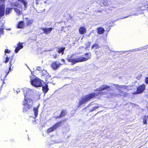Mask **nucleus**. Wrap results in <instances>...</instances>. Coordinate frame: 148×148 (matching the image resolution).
I'll return each instance as SVG.
<instances>
[{
	"instance_id": "obj_1",
	"label": "nucleus",
	"mask_w": 148,
	"mask_h": 148,
	"mask_svg": "<svg viewBox=\"0 0 148 148\" xmlns=\"http://www.w3.org/2000/svg\"><path fill=\"white\" fill-rule=\"evenodd\" d=\"M105 94V92H93L86 95L79 100L78 107L80 106L82 104H84L91 99H93L99 96V95H103Z\"/></svg>"
},
{
	"instance_id": "obj_2",
	"label": "nucleus",
	"mask_w": 148,
	"mask_h": 148,
	"mask_svg": "<svg viewBox=\"0 0 148 148\" xmlns=\"http://www.w3.org/2000/svg\"><path fill=\"white\" fill-rule=\"evenodd\" d=\"M66 120V119H65L64 120L56 122L52 126L50 127L47 129V132L49 133L54 131L59 127L62 126L64 122Z\"/></svg>"
},
{
	"instance_id": "obj_3",
	"label": "nucleus",
	"mask_w": 148,
	"mask_h": 148,
	"mask_svg": "<svg viewBox=\"0 0 148 148\" xmlns=\"http://www.w3.org/2000/svg\"><path fill=\"white\" fill-rule=\"evenodd\" d=\"M84 58L83 57L79 56H77L75 58H72L71 57L66 59L68 62L71 63L72 65H73L76 63L84 62Z\"/></svg>"
},
{
	"instance_id": "obj_4",
	"label": "nucleus",
	"mask_w": 148,
	"mask_h": 148,
	"mask_svg": "<svg viewBox=\"0 0 148 148\" xmlns=\"http://www.w3.org/2000/svg\"><path fill=\"white\" fill-rule=\"evenodd\" d=\"M29 92V91H26V94L25 95L23 104V105L25 106H26L27 104H29L28 103H30L32 104L33 103V100L30 98L31 96L30 95Z\"/></svg>"
},
{
	"instance_id": "obj_5",
	"label": "nucleus",
	"mask_w": 148,
	"mask_h": 148,
	"mask_svg": "<svg viewBox=\"0 0 148 148\" xmlns=\"http://www.w3.org/2000/svg\"><path fill=\"white\" fill-rule=\"evenodd\" d=\"M9 61V68L8 71L6 73L5 77H6L8 74L9 73V72L11 71V68L13 64L15 62V60L14 59V57L13 56H12L10 58V60L9 58L7 57L6 58L5 60L4 61V62L6 63H7Z\"/></svg>"
},
{
	"instance_id": "obj_6",
	"label": "nucleus",
	"mask_w": 148,
	"mask_h": 148,
	"mask_svg": "<svg viewBox=\"0 0 148 148\" xmlns=\"http://www.w3.org/2000/svg\"><path fill=\"white\" fill-rule=\"evenodd\" d=\"M146 86L144 84H142L140 85L139 86L136 88V90L133 92V94H138L142 93L143 92L145 89Z\"/></svg>"
},
{
	"instance_id": "obj_7",
	"label": "nucleus",
	"mask_w": 148,
	"mask_h": 148,
	"mask_svg": "<svg viewBox=\"0 0 148 148\" xmlns=\"http://www.w3.org/2000/svg\"><path fill=\"white\" fill-rule=\"evenodd\" d=\"M31 84L36 87H40L42 86L41 80L38 78H35L33 79L31 82Z\"/></svg>"
},
{
	"instance_id": "obj_8",
	"label": "nucleus",
	"mask_w": 148,
	"mask_h": 148,
	"mask_svg": "<svg viewBox=\"0 0 148 148\" xmlns=\"http://www.w3.org/2000/svg\"><path fill=\"white\" fill-rule=\"evenodd\" d=\"M5 1V0H0V18L4 14L5 6L4 3Z\"/></svg>"
},
{
	"instance_id": "obj_9",
	"label": "nucleus",
	"mask_w": 148,
	"mask_h": 148,
	"mask_svg": "<svg viewBox=\"0 0 148 148\" xmlns=\"http://www.w3.org/2000/svg\"><path fill=\"white\" fill-rule=\"evenodd\" d=\"M62 65V64L60 62H58V63H57V61H55L52 62L51 65V67L53 70H56L59 68L60 66Z\"/></svg>"
},
{
	"instance_id": "obj_10",
	"label": "nucleus",
	"mask_w": 148,
	"mask_h": 148,
	"mask_svg": "<svg viewBox=\"0 0 148 148\" xmlns=\"http://www.w3.org/2000/svg\"><path fill=\"white\" fill-rule=\"evenodd\" d=\"M41 29L43 31V33L46 34H49L52 30L53 29L52 27L49 28L42 27L41 28Z\"/></svg>"
},
{
	"instance_id": "obj_11",
	"label": "nucleus",
	"mask_w": 148,
	"mask_h": 148,
	"mask_svg": "<svg viewBox=\"0 0 148 148\" xmlns=\"http://www.w3.org/2000/svg\"><path fill=\"white\" fill-rule=\"evenodd\" d=\"M67 112L66 110H63L61 111L60 113L59 116H56L55 117L56 119L61 118L64 117L66 115Z\"/></svg>"
},
{
	"instance_id": "obj_12",
	"label": "nucleus",
	"mask_w": 148,
	"mask_h": 148,
	"mask_svg": "<svg viewBox=\"0 0 148 148\" xmlns=\"http://www.w3.org/2000/svg\"><path fill=\"white\" fill-rule=\"evenodd\" d=\"M23 43H20L19 42L17 44V46L16 47L15 50V52L16 53H17L19 51L22 49L23 47V46L22 45Z\"/></svg>"
},
{
	"instance_id": "obj_13",
	"label": "nucleus",
	"mask_w": 148,
	"mask_h": 148,
	"mask_svg": "<svg viewBox=\"0 0 148 148\" xmlns=\"http://www.w3.org/2000/svg\"><path fill=\"white\" fill-rule=\"evenodd\" d=\"M110 88V86H107L106 85H103L101 87L99 88L98 89H96V91H101L106 89H107L108 88Z\"/></svg>"
},
{
	"instance_id": "obj_14",
	"label": "nucleus",
	"mask_w": 148,
	"mask_h": 148,
	"mask_svg": "<svg viewBox=\"0 0 148 148\" xmlns=\"http://www.w3.org/2000/svg\"><path fill=\"white\" fill-rule=\"evenodd\" d=\"M25 23L23 21H20L18 22L16 27L17 28H22L25 26Z\"/></svg>"
},
{
	"instance_id": "obj_15",
	"label": "nucleus",
	"mask_w": 148,
	"mask_h": 148,
	"mask_svg": "<svg viewBox=\"0 0 148 148\" xmlns=\"http://www.w3.org/2000/svg\"><path fill=\"white\" fill-rule=\"evenodd\" d=\"M84 55L85 56V57H83V58H84V61L90 59L91 57V53L90 52L85 53L84 54Z\"/></svg>"
},
{
	"instance_id": "obj_16",
	"label": "nucleus",
	"mask_w": 148,
	"mask_h": 148,
	"mask_svg": "<svg viewBox=\"0 0 148 148\" xmlns=\"http://www.w3.org/2000/svg\"><path fill=\"white\" fill-rule=\"evenodd\" d=\"M42 76L45 77V81H47V78H50L51 76L49 75V74L47 73V71L45 70L42 71Z\"/></svg>"
},
{
	"instance_id": "obj_17",
	"label": "nucleus",
	"mask_w": 148,
	"mask_h": 148,
	"mask_svg": "<svg viewBox=\"0 0 148 148\" xmlns=\"http://www.w3.org/2000/svg\"><path fill=\"white\" fill-rule=\"evenodd\" d=\"M79 31L80 34H83L86 33V29L84 27H81L79 28Z\"/></svg>"
},
{
	"instance_id": "obj_18",
	"label": "nucleus",
	"mask_w": 148,
	"mask_h": 148,
	"mask_svg": "<svg viewBox=\"0 0 148 148\" xmlns=\"http://www.w3.org/2000/svg\"><path fill=\"white\" fill-rule=\"evenodd\" d=\"M26 106V107H25L23 108V112H27L32 107V105L29 104H27Z\"/></svg>"
},
{
	"instance_id": "obj_19",
	"label": "nucleus",
	"mask_w": 148,
	"mask_h": 148,
	"mask_svg": "<svg viewBox=\"0 0 148 148\" xmlns=\"http://www.w3.org/2000/svg\"><path fill=\"white\" fill-rule=\"evenodd\" d=\"M65 49V47H62L58 48L57 49V51L59 53H61L62 55L63 54L64 51Z\"/></svg>"
},
{
	"instance_id": "obj_20",
	"label": "nucleus",
	"mask_w": 148,
	"mask_h": 148,
	"mask_svg": "<svg viewBox=\"0 0 148 148\" xmlns=\"http://www.w3.org/2000/svg\"><path fill=\"white\" fill-rule=\"evenodd\" d=\"M25 19L27 20L26 21V25L28 26L31 25L33 22V19H29L28 17L25 18Z\"/></svg>"
},
{
	"instance_id": "obj_21",
	"label": "nucleus",
	"mask_w": 148,
	"mask_h": 148,
	"mask_svg": "<svg viewBox=\"0 0 148 148\" xmlns=\"http://www.w3.org/2000/svg\"><path fill=\"white\" fill-rule=\"evenodd\" d=\"M97 33L99 34H103L104 32V29L102 27H99L97 28Z\"/></svg>"
},
{
	"instance_id": "obj_22",
	"label": "nucleus",
	"mask_w": 148,
	"mask_h": 148,
	"mask_svg": "<svg viewBox=\"0 0 148 148\" xmlns=\"http://www.w3.org/2000/svg\"><path fill=\"white\" fill-rule=\"evenodd\" d=\"M42 90L45 93H46L49 90L48 85L45 84V86H42Z\"/></svg>"
},
{
	"instance_id": "obj_23",
	"label": "nucleus",
	"mask_w": 148,
	"mask_h": 148,
	"mask_svg": "<svg viewBox=\"0 0 148 148\" xmlns=\"http://www.w3.org/2000/svg\"><path fill=\"white\" fill-rule=\"evenodd\" d=\"M12 8H6L5 11V14L6 15H8L12 11Z\"/></svg>"
},
{
	"instance_id": "obj_24",
	"label": "nucleus",
	"mask_w": 148,
	"mask_h": 148,
	"mask_svg": "<svg viewBox=\"0 0 148 148\" xmlns=\"http://www.w3.org/2000/svg\"><path fill=\"white\" fill-rule=\"evenodd\" d=\"M13 9L15 12L19 16L21 14V11L19 9L17 8H13Z\"/></svg>"
},
{
	"instance_id": "obj_25",
	"label": "nucleus",
	"mask_w": 148,
	"mask_h": 148,
	"mask_svg": "<svg viewBox=\"0 0 148 148\" xmlns=\"http://www.w3.org/2000/svg\"><path fill=\"white\" fill-rule=\"evenodd\" d=\"M38 108L36 107L34 108H33V110L34 112V115L36 117L38 115Z\"/></svg>"
},
{
	"instance_id": "obj_26",
	"label": "nucleus",
	"mask_w": 148,
	"mask_h": 148,
	"mask_svg": "<svg viewBox=\"0 0 148 148\" xmlns=\"http://www.w3.org/2000/svg\"><path fill=\"white\" fill-rule=\"evenodd\" d=\"M94 47L95 48V49H97L98 48L100 47V46L97 44H95L93 45L91 47V49H92Z\"/></svg>"
},
{
	"instance_id": "obj_27",
	"label": "nucleus",
	"mask_w": 148,
	"mask_h": 148,
	"mask_svg": "<svg viewBox=\"0 0 148 148\" xmlns=\"http://www.w3.org/2000/svg\"><path fill=\"white\" fill-rule=\"evenodd\" d=\"M17 1L23 4L25 7L26 8V7L27 3L26 1H25L24 0H17Z\"/></svg>"
},
{
	"instance_id": "obj_28",
	"label": "nucleus",
	"mask_w": 148,
	"mask_h": 148,
	"mask_svg": "<svg viewBox=\"0 0 148 148\" xmlns=\"http://www.w3.org/2000/svg\"><path fill=\"white\" fill-rule=\"evenodd\" d=\"M100 106H95L94 107H93L92 109L90 110L89 111L90 112H91L93 111L94 110H95L97 109Z\"/></svg>"
},
{
	"instance_id": "obj_29",
	"label": "nucleus",
	"mask_w": 148,
	"mask_h": 148,
	"mask_svg": "<svg viewBox=\"0 0 148 148\" xmlns=\"http://www.w3.org/2000/svg\"><path fill=\"white\" fill-rule=\"evenodd\" d=\"M5 53H10V50L8 49H5Z\"/></svg>"
},
{
	"instance_id": "obj_30",
	"label": "nucleus",
	"mask_w": 148,
	"mask_h": 148,
	"mask_svg": "<svg viewBox=\"0 0 148 148\" xmlns=\"http://www.w3.org/2000/svg\"><path fill=\"white\" fill-rule=\"evenodd\" d=\"M145 82L146 84H148V77L145 78Z\"/></svg>"
},
{
	"instance_id": "obj_31",
	"label": "nucleus",
	"mask_w": 148,
	"mask_h": 148,
	"mask_svg": "<svg viewBox=\"0 0 148 148\" xmlns=\"http://www.w3.org/2000/svg\"><path fill=\"white\" fill-rule=\"evenodd\" d=\"M3 29L2 28H0V34L3 33Z\"/></svg>"
},
{
	"instance_id": "obj_32",
	"label": "nucleus",
	"mask_w": 148,
	"mask_h": 148,
	"mask_svg": "<svg viewBox=\"0 0 148 148\" xmlns=\"http://www.w3.org/2000/svg\"><path fill=\"white\" fill-rule=\"evenodd\" d=\"M142 75H138V76H137L136 77V79H138V80H139L141 78V77H142Z\"/></svg>"
},
{
	"instance_id": "obj_33",
	"label": "nucleus",
	"mask_w": 148,
	"mask_h": 148,
	"mask_svg": "<svg viewBox=\"0 0 148 148\" xmlns=\"http://www.w3.org/2000/svg\"><path fill=\"white\" fill-rule=\"evenodd\" d=\"M37 69L39 71H41L42 70V69H41L40 67V66H38L37 67Z\"/></svg>"
},
{
	"instance_id": "obj_34",
	"label": "nucleus",
	"mask_w": 148,
	"mask_h": 148,
	"mask_svg": "<svg viewBox=\"0 0 148 148\" xmlns=\"http://www.w3.org/2000/svg\"><path fill=\"white\" fill-rule=\"evenodd\" d=\"M61 62H63L64 63L65 62V60L64 59H61Z\"/></svg>"
},
{
	"instance_id": "obj_35",
	"label": "nucleus",
	"mask_w": 148,
	"mask_h": 148,
	"mask_svg": "<svg viewBox=\"0 0 148 148\" xmlns=\"http://www.w3.org/2000/svg\"><path fill=\"white\" fill-rule=\"evenodd\" d=\"M57 58V56L56 54L54 56H53V58L56 59Z\"/></svg>"
},
{
	"instance_id": "obj_36",
	"label": "nucleus",
	"mask_w": 148,
	"mask_h": 148,
	"mask_svg": "<svg viewBox=\"0 0 148 148\" xmlns=\"http://www.w3.org/2000/svg\"><path fill=\"white\" fill-rule=\"evenodd\" d=\"M64 26H63V27H61V30H60V31H63V29H64Z\"/></svg>"
},
{
	"instance_id": "obj_37",
	"label": "nucleus",
	"mask_w": 148,
	"mask_h": 148,
	"mask_svg": "<svg viewBox=\"0 0 148 148\" xmlns=\"http://www.w3.org/2000/svg\"><path fill=\"white\" fill-rule=\"evenodd\" d=\"M19 5V4L18 3L17 4L14 5L16 6H18Z\"/></svg>"
},
{
	"instance_id": "obj_38",
	"label": "nucleus",
	"mask_w": 148,
	"mask_h": 148,
	"mask_svg": "<svg viewBox=\"0 0 148 148\" xmlns=\"http://www.w3.org/2000/svg\"><path fill=\"white\" fill-rule=\"evenodd\" d=\"M39 0H35V1H36L37 2V1H38Z\"/></svg>"
}]
</instances>
